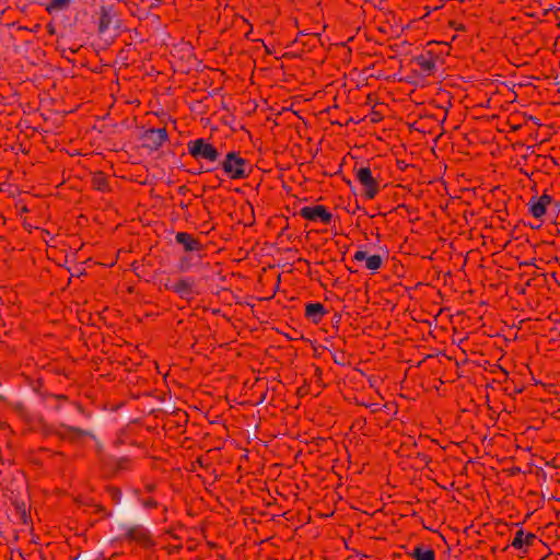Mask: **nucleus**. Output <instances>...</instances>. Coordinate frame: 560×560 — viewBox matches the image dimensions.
Listing matches in <instances>:
<instances>
[{
	"label": "nucleus",
	"mask_w": 560,
	"mask_h": 560,
	"mask_svg": "<svg viewBox=\"0 0 560 560\" xmlns=\"http://www.w3.org/2000/svg\"><path fill=\"white\" fill-rule=\"evenodd\" d=\"M187 150L188 153L196 160V161H205L209 164H215V166L207 167L202 172H212L218 168V163L220 161V152L219 150L210 143L208 140L203 138H198L195 140H190L187 143Z\"/></svg>",
	"instance_id": "1"
},
{
	"label": "nucleus",
	"mask_w": 560,
	"mask_h": 560,
	"mask_svg": "<svg viewBox=\"0 0 560 560\" xmlns=\"http://www.w3.org/2000/svg\"><path fill=\"white\" fill-rule=\"evenodd\" d=\"M355 179L362 187V195L365 199H374L381 190V173L369 165H355L353 168Z\"/></svg>",
	"instance_id": "2"
},
{
	"label": "nucleus",
	"mask_w": 560,
	"mask_h": 560,
	"mask_svg": "<svg viewBox=\"0 0 560 560\" xmlns=\"http://www.w3.org/2000/svg\"><path fill=\"white\" fill-rule=\"evenodd\" d=\"M219 166L230 179H244L247 178L250 173L249 162L235 151L226 153L224 159L219 161L218 167Z\"/></svg>",
	"instance_id": "3"
},
{
	"label": "nucleus",
	"mask_w": 560,
	"mask_h": 560,
	"mask_svg": "<svg viewBox=\"0 0 560 560\" xmlns=\"http://www.w3.org/2000/svg\"><path fill=\"white\" fill-rule=\"evenodd\" d=\"M442 63V57L432 49H424L411 59L413 72L423 78L434 75Z\"/></svg>",
	"instance_id": "4"
},
{
	"label": "nucleus",
	"mask_w": 560,
	"mask_h": 560,
	"mask_svg": "<svg viewBox=\"0 0 560 560\" xmlns=\"http://www.w3.org/2000/svg\"><path fill=\"white\" fill-rule=\"evenodd\" d=\"M52 434L60 441L68 442L70 444H82L86 439L96 440V435L93 430L71 425L66 422H61L52 431Z\"/></svg>",
	"instance_id": "5"
},
{
	"label": "nucleus",
	"mask_w": 560,
	"mask_h": 560,
	"mask_svg": "<svg viewBox=\"0 0 560 560\" xmlns=\"http://www.w3.org/2000/svg\"><path fill=\"white\" fill-rule=\"evenodd\" d=\"M121 529L124 530L120 537L122 541L136 544L142 548H150L154 545L150 530L143 525H122Z\"/></svg>",
	"instance_id": "6"
},
{
	"label": "nucleus",
	"mask_w": 560,
	"mask_h": 560,
	"mask_svg": "<svg viewBox=\"0 0 560 560\" xmlns=\"http://www.w3.org/2000/svg\"><path fill=\"white\" fill-rule=\"evenodd\" d=\"M196 284L197 282L194 277H183L177 280L167 278L164 282V288L174 292L180 299L190 301L197 294Z\"/></svg>",
	"instance_id": "7"
},
{
	"label": "nucleus",
	"mask_w": 560,
	"mask_h": 560,
	"mask_svg": "<svg viewBox=\"0 0 560 560\" xmlns=\"http://www.w3.org/2000/svg\"><path fill=\"white\" fill-rule=\"evenodd\" d=\"M96 30L100 37L116 30L117 13L113 5H102L97 12Z\"/></svg>",
	"instance_id": "8"
},
{
	"label": "nucleus",
	"mask_w": 560,
	"mask_h": 560,
	"mask_svg": "<svg viewBox=\"0 0 560 560\" xmlns=\"http://www.w3.org/2000/svg\"><path fill=\"white\" fill-rule=\"evenodd\" d=\"M299 214L305 220L320 222L326 225L330 224L332 220L331 212L323 205L305 206L300 209Z\"/></svg>",
	"instance_id": "9"
},
{
	"label": "nucleus",
	"mask_w": 560,
	"mask_h": 560,
	"mask_svg": "<svg viewBox=\"0 0 560 560\" xmlns=\"http://www.w3.org/2000/svg\"><path fill=\"white\" fill-rule=\"evenodd\" d=\"M167 140L165 128H150L142 133L143 147L151 151H158Z\"/></svg>",
	"instance_id": "10"
},
{
	"label": "nucleus",
	"mask_w": 560,
	"mask_h": 560,
	"mask_svg": "<svg viewBox=\"0 0 560 560\" xmlns=\"http://www.w3.org/2000/svg\"><path fill=\"white\" fill-rule=\"evenodd\" d=\"M536 542H541L538 537L533 533H525L523 528L516 530L515 536L511 542V546L524 553L528 551L529 547H533Z\"/></svg>",
	"instance_id": "11"
},
{
	"label": "nucleus",
	"mask_w": 560,
	"mask_h": 560,
	"mask_svg": "<svg viewBox=\"0 0 560 560\" xmlns=\"http://www.w3.org/2000/svg\"><path fill=\"white\" fill-rule=\"evenodd\" d=\"M320 40L318 34H308L300 32L295 39L292 42L291 46L296 48L300 52L311 51L316 44Z\"/></svg>",
	"instance_id": "12"
},
{
	"label": "nucleus",
	"mask_w": 560,
	"mask_h": 560,
	"mask_svg": "<svg viewBox=\"0 0 560 560\" xmlns=\"http://www.w3.org/2000/svg\"><path fill=\"white\" fill-rule=\"evenodd\" d=\"M353 259L357 261L365 260V267H366V269H369L371 271L378 270L383 265V258L381 255L375 254V255L368 256L366 252H364L362 249L357 250L354 253Z\"/></svg>",
	"instance_id": "13"
},
{
	"label": "nucleus",
	"mask_w": 560,
	"mask_h": 560,
	"mask_svg": "<svg viewBox=\"0 0 560 560\" xmlns=\"http://www.w3.org/2000/svg\"><path fill=\"white\" fill-rule=\"evenodd\" d=\"M175 241L180 244L186 252H199L202 249L200 241L187 232H178Z\"/></svg>",
	"instance_id": "14"
},
{
	"label": "nucleus",
	"mask_w": 560,
	"mask_h": 560,
	"mask_svg": "<svg viewBox=\"0 0 560 560\" xmlns=\"http://www.w3.org/2000/svg\"><path fill=\"white\" fill-rule=\"evenodd\" d=\"M325 306L319 303H307L305 305V317L314 324H319L327 314Z\"/></svg>",
	"instance_id": "15"
},
{
	"label": "nucleus",
	"mask_w": 560,
	"mask_h": 560,
	"mask_svg": "<svg viewBox=\"0 0 560 560\" xmlns=\"http://www.w3.org/2000/svg\"><path fill=\"white\" fill-rule=\"evenodd\" d=\"M55 399L57 400V410L62 409V404L67 405V408L69 411H77L78 413L82 415L84 418H91V412L86 411L85 408L82 406V404L78 401H70L67 396L65 395H56Z\"/></svg>",
	"instance_id": "16"
},
{
	"label": "nucleus",
	"mask_w": 560,
	"mask_h": 560,
	"mask_svg": "<svg viewBox=\"0 0 560 560\" xmlns=\"http://www.w3.org/2000/svg\"><path fill=\"white\" fill-rule=\"evenodd\" d=\"M91 185L95 190L107 192L110 190L108 177L104 172H95L92 174Z\"/></svg>",
	"instance_id": "17"
},
{
	"label": "nucleus",
	"mask_w": 560,
	"mask_h": 560,
	"mask_svg": "<svg viewBox=\"0 0 560 560\" xmlns=\"http://www.w3.org/2000/svg\"><path fill=\"white\" fill-rule=\"evenodd\" d=\"M409 556L415 560H435V551L424 545H417Z\"/></svg>",
	"instance_id": "18"
},
{
	"label": "nucleus",
	"mask_w": 560,
	"mask_h": 560,
	"mask_svg": "<svg viewBox=\"0 0 560 560\" xmlns=\"http://www.w3.org/2000/svg\"><path fill=\"white\" fill-rule=\"evenodd\" d=\"M528 207L529 213L536 219H540L546 213L547 209L536 197L530 198Z\"/></svg>",
	"instance_id": "19"
},
{
	"label": "nucleus",
	"mask_w": 560,
	"mask_h": 560,
	"mask_svg": "<svg viewBox=\"0 0 560 560\" xmlns=\"http://www.w3.org/2000/svg\"><path fill=\"white\" fill-rule=\"evenodd\" d=\"M71 4V0H49L46 4V11L51 14L54 12L67 10Z\"/></svg>",
	"instance_id": "20"
},
{
	"label": "nucleus",
	"mask_w": 560,
	"mask_h": 560,
	"mask_svg": "<svg viewBox=\"0 0 560 560\" xmlns=\"http://www.w3.org/2000/svg\"><path fill=\"white\" fill-rule=\"evenodd\" d=\"M139 502L140 504L145 509V510H153V509H158L160 503L158 502L156 499H154L153 497H149V498H140L139 499Z\"/></svg>",
	"instance_id": "21"
},
{
	"label": "nucleus",
	"mask_w": 560,
	"mask_h": 560,
	"mask_svg": "<svg viewBox=\"0 0 560 560\" xmlns=\"http://www.w3.org/2000/svg\"><path fill=\"white\" fill-rule=\"evenodd\" d=\"M108 492L112 497V499L116 502V503H119L120 501V498H121V492L118 488H115V487H112L108 489Z\"/></svg>",
	"instance_id": "22"
},
{
	"label": "nucleus",
	"mask_w": 560,
	"mask_h": 560,
	"mask_svg": "<svg viewBox=\"0 0 560 560\" xmlns=\"http://www.w3.org/2000/svg\"><path fill=\"white\" fill-rule=\"evenodd\" d=\"M546 208L552 202V197L547 192H544L541 196L536 197Z\"/></svg>",
	"instance_id": "23"
},
{
	"label": "nucleus",
	"mask_w": 560,
	"mask_h": 560,
	"mask_svg": "<svg viewBox=\"0 0 560 560\" xmlns=\"http://www.w3.org/2000/svg\"><path fill=\"white\" fill-rule=\"evenodd\" d=\"M143 487L145 492L153 493L156 490L158 485L153 481H147Z\"/></svg>",
	"instance_id": "24"
},
{
	"label": "nucleus",
	"mask_w": 560,
	"mask_h": 560,
	"mask_svg": "<svg viewBox=\"0 0 560 560\" xmlns=\"http://www.w3.org/2000/svg\"><path fill=\"white\" fill-rule=\"evenodd\" d=\"M130 460L126 457L120 458L118 462V468L120 469H127L129 468Z\"/></svg>",
	"instance_id": "25"
},
{
	"label": "nucleus",
	"mask_w": 560,
	"mask_h": 560,
	"mask_svg": "<svg viewBox=\"0 0 560 560\" xmlns=\"http://www.w3.org/2000/svg\"><path fill=\"white\" fill-rule=\"evenodd\" d=\"M452 25H453V27H454L455 30H457V31H464V30H465V27H464V25H463V24H459L458 26H456V23H455V22H453V23H452Z\"/></svg>",
	"instance_id": "26"
},
{
	"label": "nucleus",
	"mask_w": 560,
	"mask_h": 560,
	"mask_svg": "<svg viewBox=\"0 0 560 560\" xmlns=\"http://www.w3.org/2000/svg\"><path fill=\"white\" fill-rule=\"evenodd\" d=\"M180 548H182V546H180V545H177V546H171V547H170V552L178 551Z\"/></svg>",
	"instance_id": "27"
},
{
	"label": "nucleus",
	"mask_w": 560,
	"mask_h": 560,
	"mask_svg": "<svg viewBox=\"0 0 560 560\" xmlns=\"http://www.w3.org/2000/svg\"><path fill=\"white\" fill-rule=\"evenodd\" d=\"M334 361H335V363H337V364H342V363L340 362V357L334 355Z\"/></svg>",
	"instance_id": "28"
},
{
	"label": "nucleus",
	"mask_w": 560,
	"mask_h": 560,
	"mask_svg": "<svg viewBox=\"0 0 560 560\" xmlns=\"http://www.w3.org/2000/svg\"><path fill=\"white\" fill-rule=\"evenodd\" d=\"M334 361H335V363H337V364H342V363L340 362V357L334 355Z\"/></svg>",
	"instance_id": "29"
},
{
	"label": "nucleus",
	"mask_w": 560,
	"mask_h": 560,
	"mask_svg": "<svg viewBox=\"0 0 560 560\" xmlns=\"http://www.w3.org/2000/svg\"><path fill=\"white\" fill-rule=\"evenodd\" d=\"M119 56L125 57L124 50L119 51Z\"/></svg>",
	"instance_id": "30"
},
{
	"label": "nucleus",
	"mask_w": 560,
	"mask_h": 560,
	"mask_svg": "<svg viewBox=\"0 0 560 560\" xmlns=\"http://www.w3.org/2000/svg\"><path fill=\"white\" fill-rule=\"evenodd\" d=\"M119 56L125 57L124 50L119 51Z\"/></svg>",
	"instance_id": "31"
},
{
	"label": "nucleus",
	"mask_w": 560,
	"mask_h": 560,
	"mask_svg": "<svg viewBox=\"0 0 560 560\" xmlns=\"http://www.w3.org/2000/svg\"><path fill=\"white\" fill-rule=\"evenodd\" d=\"M265 398H266V395H262L260 398V401H264Z\"/></svg>",
	"instance_id": "32"
},
{
	"label": "nucleus",
	"mask_w": 560,
	"mask_h": 560,
	"mask_svg": "<svg viewBox=\"0 0 560 560\" xmlns=\"http://www.w3.org/2000/svg\"><path fill=\"white\" fill-rule=\"evenodd\" d=\"M265 398H266V395H262L260 398V401H264Z\"/></svg>",
	"instance_id": "33"
},
{
	"label": "nucleus",
	"mask_w": 560,
	"mask_h": 560,
	"mask_svg": "<svg viewBox=\"0 0 560 560\" xmlns=\"http://www.w3.org/2000/svg\"><path fill=\"white\" fill-rule=\"evenodd\" d=\"M265 398H266V395H262L260 398V401H264Z\"/></svg>",
	"instance_id": "34"
}]
</instances>
